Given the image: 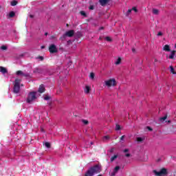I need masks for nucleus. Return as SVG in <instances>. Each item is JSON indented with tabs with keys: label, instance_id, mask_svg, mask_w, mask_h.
I'll list each match as a JSON object with an SVG mask.
<instances>
[{
	"label": "nucleus",
	"instance_id": "f257e3e1",
	"mask_svg": "<svg viewBox=\"0 0 176 176\" xmlns=\"http://www.w3.org/2000/svg\"><path fill=\"white\" fill-rule=\"evenodd\" d=\"M39 93H45V89H40L38 92H30L28 96L27 102L31 104L32 102H34V101H36V98L41 96Z\"/></svg>",
	"mask_w": 176,
	"mask_h": 176
},
{
	"label": "nucleus",
	"instance_id": "f03ea898",
	"mask_svg": "<svg viewBox=\"0 0 176 176\" xmlns=\"http://www.w3.org/2000/svg\"><path fill=\"white\" fill-rule=\"evenodd\" d=\"M101 173V166L96 165L93 167H91L85 173V176H93L94 174H98Z\"/></svg>",
	"mask_w": 176,
	"mask_h": 176
},
{
	"label": "nucleus",
	"instance_id": "7ed1b4c3",
	"mask_svg": "<svg viewBox=\"0 0 176 176\" xmlns=\"http://www.w3.org/2000/svg\"><path fill=\"white\" fill-rule=\"evenodd\" d=\"M153 174L155 176H167L168 175V169L162 168L160 170H153Z\"/></svg>",
	"mask_w": 176,
	"mask_h": 176
},
{
	"label": "nucleus",
	"instance_id": "20e7f679",
	"mask_svg": "<svg viewBox=\"0 0 176 176\" xmlns=\"http://www.w3.org/2000/svg\"><path fill=\"white\" fill-rule=\"evenodd\" d=\"M104 85L107 87H115L118 85V82L115 78H111L104 81Z\"/></svg>",
	"mask_w": 176,
	"mask_h": 176
},
{
	"label": "nucleus",
	"instance_id": "39448f33",
	"mask_svg": "<svg viewBox=\"0 0 176 176\" xmlns=\"http://www.w3.org/2000/svg\"><path fill=\"white\" fill-rule=\"evenodd\" d=\"M49 52H51L52 54H54V53H57L58 52V50H57V47L54 44H52L49 47Z\"/></svg>",
	"mask_w": 176,
	"mask_h": 176
},
{
	"label": "nucleus",
	"instance_id": "423d86ee",
	"mask_svg": "<svg viewBox=\"0 0 176 176\" xmlns=\"http://www.w3.org/2000/svg\"><path fill=\"white\" fill-rule=\"evenodd\" d=\"M74 30H69L68 32H67L63 36V37L60 38V39H65V37L66 36H69V37H71V36H74Z\"/></svg>",
	"mask_w": 176,
	"mask_h": 176
},
{
	"label": "nucleus",
	"instance_id": "0eeeda50",
	"mask_svg": "<svg viewBox=\"0 0 176 176\" xmlns=\"http://www.w3.org/2000/svg\"><path fill=\"white\" fill-rule=\"evenodd\" d=\"M43 98L45 101H48L47 104L49 105L52 104V96H50L49 94L44 95Z\"/></svg>",
	"mask_w": 176,
	"mask_h": 176
},
{
	"label": "nucleus",
	"instance_id": "6e6552de",
	"mask_svg": "<svg viewBox=\"0 0 176 176\" xmlns=\"http://www.w3.org/2000/svg\"><path fill=\"white\" fill-rule=\"evenodd\" d=\"M20 82H21V80H20L19 79L15 80V82L14 84V89H20V87H21Z\"/></svg>",
	"mask_w": 176,
	"mask_h": 176
},
{
	"label": "nucleus",
	"instance_id": "1a4fd4ad",
	"mask_svg": "<svg viewBox=\"0 0 176 176\" xmlns=\"http://www.w3.org/2000/svg\"><path fill=\"white\" fill-rule=\"evenodd\" d=\"M119 170H120V167L116 166V168H114L113 171L110 173V175L111 176L116 175V173H118L119 171Z\"/></svg>",
	"mask_w": 176,
	"mask_h": 176
},
{
	"label": "nucleus",
	"instance_id": "9d476101",
	"mask_svg": "<svg viewBox=\"0 0 176 176\" xmlns=\"http://www.w3.org/2000/svg\"><path fill=\"white\" fill-rule=\"evenodd\" d=\"M12 91L14 93V94H16V96H20L21 94V91L20 89H12Z\"/></svg>",
	"mask_w": 176,
	"mask_h": 176
},
{
	"label": "nucleus",
	"instance_id": "9b49d317",
	"mask_svg": "<svg viewBox=\"0 0 176 176\" xmlns=\"http://www.w3.org/2000/svg\"><path fill=\"white\" fill-rule=\"evenodd\" d=\"M111 0H99V3L101 6H105Z\"/></svg>",
	"mask_w": 176,
	"mask_h": 176
},
{
	"label": "nucleus",
	"instance_id": "f8f14e48",
	"mask_svg": "<svg viewBox=\"0 0 176 176\" xmlns=\"http://www.w3.org/2000/svg\"><path fill=\"white\" fill-rule=\"evenodd\" d=\"M0 72H1L3 75H5V74H8V69L4 67L0 66Z\"/></svg>",
	"mask_w": 176,
	"mask_h": 176
},
{
	"label": "nucleus",
	"instance_id": "ddd939ff",
	"mask_svg": "<svg viewBox=\"0 0 176 176\" xmlns=\"http://www.w3.org/2000/svg\"><path fill=\"white\" fill-rule=\"evenodd\" d=\"M175 56V51H172L170 52V55L169 56V58L170 60H173L174 57Z\"/></svg>",
	"mask_w": 176,
	"mask_h": 176
},
{
	"label": "nucleus",
	"instance_id": "4468645a",
	"mask_svg": "<svg viewBox=\"0 0 176 176\" xmlns=\"http://www.w3.org/2000/svg\"><path fill=\"white\" fill-rule=\"evenodd\" d=\"M163 50H164L165 52H170V45H164V47H163Z\"/></svg>",
	"mask_w": 176,
	"mask_h": 176
},
{
	"label": "nucleus",
	"instance_id": "2eb2a0df",
	"mask_svg": "<svg viewBox=\"0 0 176 176\" xmlns=\"http://www.w3.org/2000/svg\"><path fill=\"white\" fill-rule=\"evenodd\" d=\"M34 72L35 74H42V69L36 68V69L34 70Z\"/></svg>",
	"mask_w": 176,
	"mask_h": 176
},
{
	"label": "nucleus",
	"instance_id": "dca6fc26",
	"mask_svg": "<svg viewBox=\"0 0 176 176\" xmlns=\"http://www.w3.org/2000/svg\"><path fill=\"white\" fill-rule=\"evenodd\" d=\"M169 68H170V71L171 74H173V75H175L176 72L174 70V67L173 66H170Z\"/></svg>",
	"mask_w": 176,
	"mask_h": 176
},
{
	"label": "nucleus",
	"instance_id": "f3484780",
	"mask_svg": "<svg viewBox=\"0 0 176 176\" xmlns=\"http://www.w3.org/2000/svg\"><path fill=\"white\" fill-rule=\"evenodd\" d=\"M120 63H122V58H118L117 59V60L116 61L115 64H116V65H119V64H120Z\"/></svg>",
	"mask_w": 176,
	"mask_h": 176
},
{
	"label": "nucleus",
	"instance_id": "a211bd4d",
	"mask_svg": "<svg viewBox=\"0 0 176 176\" xmlns=\"http://www.w3.org/2000/svg\"><path fill=\"white\" fill-rule=\"evenodd\" d=\"M153 14H155L156 16H157V14H159V10L153 9Z\"/></svg>",
	"mask_w": 176,
	"mask_h": 176
},
{
	"label": "nucleus",
	"instance_id": "6ab92c4d",
	"mask_svg": "<svg viewBox=\"0 0 176 176\" xmlns=\"http://www.w3.org/2000/svg\"><path fill=\"white\" fill-rule=\"evenodd\" d=\"M16 75H18V76L21 75V76H23V75H24V72H23V71H21V70H19L16 72Z\"/></svg>",
	"mask_w": 176,
	"mask_h": 176
},
{
	"label": "nucleus",
	"instance_id": "aec40b11",
	"mask_svg": "<svg viewBox=\"0 0 176 176\" xmlns=\"http://www.w3.org/2000/svg\"><path fill=\"white\" fill-rule=\"evenodd\" d=\"M14 16H16V13H14V12L12 11L10 12L9 17L12 18V17H14Z\"/></svg>",
	"mask_w": 176,
	"mask_h": 176
},
{
	"label": "nucleus",
	"instance_id": "412c9836",
	"mask_svg": "<svg viewBox=\"0 0 176 176\" xmlns=\"http://www.w3.org/2000/svg\"><path fill=\"white\" fill-rule=\"evenodd\" d=\"M18 2L17 1H12L11 2V6H16V5H17Z\"/></svg>",
	"mask_w": 176,
	"mask_h": 176
},
{
	"label": "nucleus",
	"instance_id": "4be33fe9",
	"mask_svg": "<svg viewBox=\"0 0 176 176\" xmlns=\"http://www.w3.org/2000/svg\"><path fill=\"white\" fill-rule=\"evenodd\" d=\"M46 87H47V85H44V84H41V85L39 86L38 89H46Z\"/></svg>",
	"mask_w": 176,
	"mask_h": 176
},
{
	"label": "nucleus",
	"instance_id": "5701e85b",
	"mask_svg": "<svg viewBox=\"0 0 176 176\" xmlns=\"http://www.w3.org/2000/svg\"><path fill=\"white\" fill-rule=\"evenodd\" d=\"M109 135H105L103 137L102 140L103 141H108V140H109Z\"/></svg>",
	"mask_w": 176,
	"mask_h": 176
},
{
	"label": "nucleus",
	"instance_id": "b1692460",
	"mask_svg": "<svg viewBox=\"0 0 176 176\" xmlns=\"http://www.w3.org/2000/svg\"><path fill=\"white\" fill-rule=\"evenodd\" d=\"M167 119V116H165L160 119V122H164Z\"/></svg>",
	"mask_w": 176,
	"mask_h": 176
},
{
	"label": "nucleus",
	"instance_id": "393cba45",
	"mask_svg": "<svg viewBox=\"0 0 176 176\" xmlns=\"http://www.w3.org/2000/svg\"><path fill=\"white\" fill-rule=\"evenodd\" d=\"M142 141H144V138H137V142H142Z\"/></svg>",
	"mask_w": 176,
	"mask_h": 176
},
{
	"label": "nucleus",
	"instance_id": "a878e982",
	"mask_svg": "<svg viewBox=\"0 0 176 176\" xmlns=\"http://www.w3.org/2000/svg\"><path fill=\"white\" fill-rule=\"evenodd\" d=\"M118 158V155H115L113 157L111 158V162H113V160H116Z\"/></svg>",
	"mask_w": 176,
	"mask_h": 176
},
{
	"label": "nucleus",
	"instance_id": "bb28decb",
	"mask_svg": "<svg viewBox=\"0 0 176 176\" xmlns=\"http://www.w3.org/2000/svg\"><path fill=\"white\" fill-rule=\"evenodd\" d=\"M1 50H8V47H6V45H2L1 47Z\"/></svg>",
	"mask_w": 176,
	"mask_h": 176
},
{
	"label": "nucleus",
	"instance_id": "cd10ccee",
	"mask_svg": "<svg viewBox=\"0 0 176 176\" xmlns=\"http://www.w3.org/2000/svg\"><path fill=\"white\" fill-rule=\"evenodd\" d=\"M23 76H25V78H30V74L29 73H23Z\"/></svg>",
	"mask_w": 176,
	"mask_h": 176
},
{
	"label": "nucleus",
	"instance_id": "c85d7f7f",
	"mask_svg": "<svg viewBox=\"0 0 176 176\" xmlns=\"http://www.w3.org/2000/svg\"><path fill=\"white\" fill-rule=\"evenodd\" d=\"M44 145L46 148H50V143L49 142H45Z\"/></svg>",
	"mask_w": 176,
	"mask_h": 176
},
{
	"label": "nucleus",
	"instance_id": "c756f323",
	"mask_svg": "<svg viewBox=\"0 0 176 176\" xmlns=\"http://www.w3.org/2000/svg\"><path fill=\"white\" fill-rule=\"evenodd\" d=\"M105 39H106V41H107V42H111L112 41V39L109 36L105 37Z\"/></svg>",
	"mask_w": 176,
	"mask_h": 176
},
{
	"label": "nucleus",
	"instance_id": "7c9ffc66",
	"mask_svg": "<svg viewBox=\"0 0 176 176\" xmlns=\"http://www.w3.org/2000/svg\"><path fill=\"white\" fill-rule=\"evenodd\" d=\"M90 89H85V94H89V93H90Z\"/></svg>",
	"mask_w": 176,
	"mask_h": 176
},
{
	"label": "nucleus",
	"instance_id": "2f4dec72",
	"mask_svg": "<svg viewBox=\"0 0 176 176\" xmlns=\"http://www.w3.org/2000/svg\"><path fill=\"white\" fill-rule=\"evenodd\" d=\"M116 131H118V130H120V125L116 124Z\"/></svg>",
	"mask_w": 176,
	"mask_h": 176
},
{
	"label": "nucleus",
	"instance_id": "473e14b6",
	"mask_svg": "<svg viewBox=\"0 0 176 176\" xmlns=\"http://www.w3.org/2000/svg\"><path fill=\"white\" fill-rule=\"evenodd\" d=\"M132 11L133 10L131 9L128 10L127 12L126 13V16H129V14H130V13H131Z\"/></svg>",
	"mask_w": 176,
	"mask_h": 176
},
{
	"label": "nucleus",
	"instance_id": "72a5a7b5",
	"mask_svg": "<svg viewBox=\"0 0 176 176\" xmlns=\"http://www.w3.org/2000/svg\"><path fill=\"white\" fill-rule=\"evenodd\" d=\"M80 14L81 16H84L85 17H86V12H85V11H80Z\"/></svg>",
	"mask_w": 176,
	"mask_h": 176
},
{
	"label": "nucleus",
	"instance_id": "f704fd0d",
	"mask_svg": "<svg viewBox=\"0 0 176 176\" xmlns=\"http://www.w3.org/2000/svg\"><path fill=\"white\" fill-rule=\"evenodd\" d=\"M89 78H90V79H94V73H91Z\"/></svg>",
	"mask_w": 176,
	"mask_h": 176
},
{
	"label": "nucleus",
	"instance_id": "c9c22d12",
	"mask_svg": "<svg viewBox=\"0 0 176 176\" xmlns=\"http://www.w3.org/2000/svg\"><path fill=\"white\" fill-rule=\"evenodd\" d=\"M131 10H133L135 12H138V10H137V8L135 7L132 8V9H131Z\"/></svg>",
	"mask_w": 176,
	"mask_h": 176
},
{
	"label": "nucleus",
	"instance_id": "e433bc0d",
	"mask_svg": "<svg viewBox=\"0 0 176 176\" xmlns=\"http://www.w3.org/2000/svg\"><path fill=\"white\" fill-rule=\"evenodd\" d=\"M82 123L85 124H87L89 123V121H87L86 120H82Z\"/></svg>",
	"mask_w": 176,
	"mask_h": 176
},
{
	"label": "nucleus",
	"instance_id": "4c0bfd02",
	"mask_svg": "<svg viewBox=\"0 0 176 176\" xmlns=\"http://www.w3.org/2000/svg\"><path fill=\"white\" fill-rule=\"evenodd\" d=\"M89 10H94V6H90Z\"/></svg>",
	"mask_w": 176,
	"mask_h": 176
},
{
	"label": "nucleus",
	"instance_id": "58836bf2",
	"mask_svg": "<svg viewBox=\"0 0 176 176\" xmlns=\"http://www.w3.org/2000/svg\"><path fill=\"white\" fill-rule=\"evenodd\" d=\"M38 58L41 60V61H43V56H38Z\"/></svg>",
	"mask_w": 176,
	"mask_h": 176
},
{
	"label": "nucleus",
	"instance_id": "ea45409f",
	"mask_svg": "<svg viewBox=\"0 0 176 176\" xmlns=\"http://www.w3.org/2000/svg\"><path fill=\"white\" fill-rule=\"evenodd\" d=\"M162 35H163V33H162V32H158L157 36H162Z\"/></svg>",
	"mask_w": 176,
	"mask_h": 176
},
{
	"label": "nucleus",
	"instance_id": "a19ab883",
	"mask_svg": "<svg viewBox=\"0 0 176 176\" xmlns=\"http://www.w3.org/2000/svg\"><path fill=\"white\" fill-rule=\"evenodd\" d=\"M125 156H126V157H130V153H126L125 154Z\"/></svg>",
	"mask_w": 176,
	"mask_h": 176
},
{
	"label": "nucleus",
	"instance_id": "79ce46f5",
	"mask_svg": "<svg viewBox=\"0 0 176 176\" xmlns=\"http://www.w3.org/2000/svg\"><path fill=\"white\" fill-rule=\"evenodd\" d=\"M124 153H127L129 152V148H126L124 150Z\"/></svg>",
	"mask_w": 176,
	"mask_h": 176
},
{
	"label": "nucleus",
	"instance_id": "37998d69",
	"mask_svg": "<svg viewBox=\"0 0 176 176\" xmlns=\"http://www.w3.org/2000/svg\"><path fill=\"white\" fill-rule=\"evenodd\" d=\"M124 140V135H122L120 138V141H123Z\"/></svg>",
	"mask_w": 176,
	"mask_h": 176
},
{
	"label": "nucleus",
	"instance_id": "c03bdc74",
	"mask_svg": "<svg viewBox=\"0 0 176 176\" xmlns=\"http://www.w3.org/2000/svg\"><path fill=\"white\" fill-rule=\"evenodd\" d=\"M50 39H56V36H51Z\"/></svg>",
	"mask_w": 176,
	"mask_h": 176
},
{
	"label": "nucleus",
	"instance_id": "a18cd8bd",
	"mask_svg": "<svg viewBox=\"0 0 176 176\" xmlns=\"http://www.w3.org/2000/svg\"><path fill=\"white\" fill-rule=\"evenodd\" d=\"M147 129H148V130H149L150 131H152V129H151V127L148 126Z\"/></svg>",
	"mask_w": 176,
	"mask_h": 176
},
{
	"label": "nucleus",
	"instance_id": "49530a36",
	"mask_svg": "<svg viewBox=\"0 0 176 176\" xmlns=\"http://www.w3.org/2000/svg\"><path fill=\"white\" fill-rule=\"evenodd\" d=\"M132 52H133V53H135V49L133 48Z\"/></svg>",
	"mask_w": 176,
	"mask_h": 176
},
{
	"label": "nucleus",
	"instance_id": "de8ad7c7",
	"mask_svg": "<svg viewBox=\"0 0 176 176\" xmlns=\"http://www.w3.org/2000/svg\"><path fill=\"white\" fill-rule=\"evenodd\" d=\"M85 89H90V87H89V85H87V86L85 87Z\"/></svg>",
	"mask_w": 176,
	"mask_h": 176
},
{
	"label": "nucleus",
	"instance_id": "09e8293b",
	"mask_svg": "<svg viewBox=\"0 0 176 176\" xmlns=\"http://www.w3.org/2000/svg\"><path fill=\"white\" fill-rule=\"evenodd\" d=\"M30 17H31V19L34 18V15H30Z\"/></svg>",
	"mask_w": 176,
	"mask_h": 176
},
{
	"label": "nucleus",
	"instance_id": "8fccbe9b",
	"mask_svg": "<svg viewBox=\"0 0 176 176\" xmlns=\"http://www.w3.org/2000/svg\"><path fill=\"white\" fill-rule=\"evenodd\" d=\"M47 34H48L47 32H45V36H47Z\"/></svg>",
	"mask_w": 176,
	"mask_h": 176
},
{
	"label": "nucleus",
	"instance_id": "3c124183",
	"mask_svg": "<svg viewBox=\"0 0 176 176\" xmlns=\"http://www.w3.org/2000/svg\"><path fill=\"white\" fill-rule=\"evenodd\" d=\"M41 49H45V46H41Z\"/></svg>",
	"mask_w": 176,
	"mask_h": 176
},
{
	"label": "nucleus",
	"instance_id": "603ef678",
	"mask_svg": "<svg viewBox=\"0 0 176 176\" xmlns=\"http://www.w3.org/2000/svg\"><path fill=\"white\" fill-rule=\"evenodd\" d=\"M157 59H155V63H157Z\"/></svg>",
	"mask_w": 176,
	"mask_h": 176
},
{
	"label": "nucleus",
	"instance_id": "864d4df0",
	"mask_svg": "<svg viewBox=\"0 0 176 176\" xmlns=\"http://www.w3.org/2000/svg\"><path fill=\"white\" fill-rule=\"evenodd\" d=\"M41 131H43V129H41Z\"/></svg>",
	"mask_w": 176,
	"mask_h": 176
},
{
	"label": "nucleus",
	"instance_id": "5fc2aeb1",
	"mask_svg": "<svg viewBox=\"0 0 176 176\" xmlns=\"http://www.w3.org/2000/svg\"><path fill=\"white\" fill-rule=\"evenodd\" d=\"M91 145H93V143H92V142H91Z\"/></svg>",
	"mask_w": 176,
	"mask_h": 176
},
{
	"label": "nucleus",
	"instance_id": "6e6d98bb",
	"mask_svg": "<svg viewBox=\"0 0 176 176\" xmlns=\"http://www.w3.org/2000/svg\"><path fill=\"white\" fill-rule=\"evenodd\" d=\"M175 49H176V44H175Z\"/></svg>",
	"mask_w": 176,
	"mask_h": 176
},
{
	"label": "nucleus",
	"instance_id": "4d7b16f0",
	"mask_svg": "<svg viewBox=\"0 0 176 176\" xmlns=\"http://www.w3.org/2000/svg\"><path fill=\"white\" fill-rule=\"evenodd\" d=\"M60 91H61V90L59 89V93H60Z\"/></svg>",
	"mask_w": 176,
	"mask_h": 176
},
{
	"label": "nucleus",
	"instance_id": "13d9d810",
	"mask_svg": "<svg viewBox=\"0 0 176 176\" xmlns=\"http://www.w3.org/2000/svg\"><path fill=\"white\" fill-rule=\"evenodd\" d=\"M98 176H102V175H99Z\"/></svg>",
	"mask_w": 176,
	"mask_h": 176
},
{
	"label": "nucleus",
	"instance_id": "bf43d9fd",
	"mask_svg": "<svg viewBox=\"0 0 176 176\" xmlns=\"http://www.w3.org/2000/svg\"><path fill=\"white\" fill-rule=\"evenodd\" d=\"M21 87H23V85H21Z\"/></svg>",
	"mask_w": 176,
	"mask_h": 176
},
{
	"label": "nucleus",
	"instance_id": "052dcab7",
	"mask_svg": "<svg viewBox=\"0 0 176 176\" xmlns=\"http://www.w3.org/2000/svg\"><path fill=\"white\" fill-rule=\"evenodd\" d=\"M57 94H58V91H57Z\"/></svg>",
	"mask_w": 176,
	"mask_h": 176
}]
</instances>
